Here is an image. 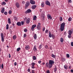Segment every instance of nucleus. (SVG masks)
Wrapping results in <instances>:
<instances>
[{
    "label": "nucleus",
    "mask_w": 73,
    "mask_h": 73,
    "mask_svg": "<svg viewBox=\"0 0 73 73\" xmlns=\"http://www.w3.org/2000/svg\"><path fill=\"white\" fill-rule=\"evenodd\" d=\"M71 46H73V42H71Z\"/></svg>",
    "instance_id": "c03bdc74"
},
{
    "label": "nucleus",
    "mask_w": 73,
    "mask_h": 73,
    "mask_svg": "<svg viewBox=\"0 0 73 73\" xmlns=\"http://www.w3.org/2000/svg\"><path fill=\"white\" fill-rule=\"evenodd\" d=\"M21 23H22V25H23L24 24V22H23V21H22Z\"/></svg>",
    "instance_id": "bf43d9fd"
},
{
    "label": "nucleus",
    "mask_w": 73,
    "mask_h": 73,
    "mask_svg": "<svg viewBox=\"0 0 73 73\" xmlns=\"http://www.w3.org/2000/svg\"><path fill=\"white\" fill-rule=\"evenodd\" d=\"M25 49L26 50H28V49H30V47L29 46H26L25 47Z\"/></svg>",
    "instance_id": "2eb2a0df"
},
{
    "label": "nucleus",
    "mask_w": 73,
    "mask_h": 73,
    "mask_svg": "<svg viewBox=\"0 0 73 73\" xmlns=\"http://www.w3.org/2000/svg\"><path fill=\"white\" fill-rule=\"evenodd\" d=\"M71 35H68V37L69 38H71Z\"/></svg>",
    "instance_id": "a19ab883"
},
{
    "label": "nucleus",
    "mask_w": 73,
    "mask_h": 73,
    "mask_svg": "<svg viewBox=\"0 0 73 73\" xmlns=\"http://www.w3.org/2000/svg\"><path fill=\"white\" fill-rule=\"evenodd\" d=\"M45 4L46 5H48L49 6H50V3L49 1L48 0H46L45 1Z\"/></svg>",
    "instance_id": "39448f33"
},
{
    "label": "nucleus",
    "mask_w": 73,
    "mask_h": 73,
    "mask_svg": "<svg viewBox=\"0 0 73 73\" xmlns=\"http://www.w3.org/2000/svg\"><path fill=\"white\" fill-rule=\"evenodd\" d=\"M13 40H15L16 38V35H14L13 37Z\"/></svg>",
    "instance_id": "cd10ccee"
},
{
    "label": "nucleus",
    "mask_w": 73,
    "mask_h": 73,
    "mask_svg": "<svg viewBox=\"0 0 73 73\" xmlns=\"http://www.w3.org/2000/svg\"><path fill=\"white\" fill-rule=\"evenodd\" d=\"M44 31H45V29H44V28L43 29V32H44Z\"/></svg>",
    "instance_id": "774afa93"
},
{
    "label": "nucleus",
    "mask_w": 73,
    "mask_h": 73,
    "mask_svg": "<svg viewBox=\"0 0 73 73\" xmlns=\"http://www.w3.org/2000/svg\"><path fill=\"white\" fill-rule=\"evenodd\" d=\"M24 31L25 32H27V29H24Z\"/></svg>",
    "instance_id": "c9c22d12"
},
{
    "label": "nucleus",
    "mask_w": 73,
    "mask_h": 73,
    "mask_svg": "<svg viewBox=\"0 0 73 73\" xmlns=\"http://www.w3.org/2000/svg\"><path fill=\"white\" fill-rule=\"evenodd\" d=\"M6 29H9V27H6Z\"/></svg>",
    "instance_id": "0e129e2a"
},
{
    "label": "nucleus",
    "mask_w": 73,
    "mask_h": 73,
    "mask_svg": "<svg viewBox=\"0 0 73 73\" xmlns=\"http://www.w3.org/2000/svg\"><path fill=\"white\" fill-rule=\"evenodd\" d=\"M29 4H30V3L29 2H27L25 4V6L26 7H27L29 5Z\"/></svg>",
    "instance_id": "ddd939ff"
},
{
    "label": "nucleus",
    "mask_w": 73,
    "mask_h": 73,
    "mask_svg": "<svg viewBox=\"0 0 73 73\" xmlns=\"http://www.w3.org/2000/svg\"><path fill=\"white\" fill-rule=\"evenodd\" d=\"M66 56L67 58H69L70 57V55L68 54H66Z\"/></svg>",
    "instance_id": "c85d7f7f"
},
{
    "label": "nucleus",
    "mask_w": 73,
    "mask_h": 73,
    "mask_svg": "<svg viewBox=\"0 0 73 73\" xmlns=\"http://www.w3.org/2000/svg\"><path fill=\"white\" fill-rule=\"evenodd\" d=\"M4 11H5V8H2V10L1 11V13H4Z\"/></svg>",
    "instance_id": "6ab92c4d"
},
{
    "label": "nucleus",
    "mask_w": 73,
    "mask_h": 73,
    "mask_svg": "<svg viewBox=\"0 0 73 73\" xmlns=\"http://www.w3.org/2000/svg\"><path fill=\"white\" fill-rule=\"evenodd\" d=\"M54 64V61L52 60H50L49 61V68H52V66H53V64Z\"/></svg>",
    "instance_id": "f257e3e1"
},
{
    "label": "nucleus",
    "mask_w": 73,
    "mask_h": 73,
    "mask_svg": "<svg viewBox=\"0 0 73 73\" xmlns=\"http://www.w3.org/2000/svg\"><path fill=\"white\" fill-rule=\"evenodd\" d=\"M47 17L48 20H50V19H52V17H51V15L49 14L47 15Z\"/></svg>",
    "instance_id": "0eeeda50"
},
{
    "label": "nucleus",
    "mask_w": 73,
    "mask_h": 73,
    "mask_svg": "<svg viewBox=\"0 0 73 73\" xmlns=\"http://www.w3.org/2000/svg\"><path fill=\"white\" fill-rule=\"evenodd\" d=\"M31 9H28L25 12V13L27 14L28 13H31Z\"/></svg>",
    "instance_id": "1a4fd4ad"
},
{
    "label": "nucleus",
    "mask_w": 73,
    "mask_h": 73,
    "mask_svg": "<svg viewBox=\"0 0 73 73\" xmlns=\"http://www.w3.org/2000/svg\"><path fill=\"white\" fill-rule=\"evenodd\" d=\"M70 71L71 72H72V73H73V69H72L70 70Z\"/></svg>",
    "instance_id": "052dcab7"
},
{
    "label": "nucleus",
    "mask_w": 73,
    "mask_h": 73,
    "mask_svg": "<svg viewBox=\"0 0 73 73\" xmlns=\"http://www.w3.org/2000/svg\"><path fill=\"white\" fill-rule=\"evenodd\" d=\"M6 27H9V25H8V24H7V25Z\"/></svg>",
    "instance_id": "338daca9"
},
{
    "label": "nucleus",
    "mask_w": 73,
    "mask_h": 73,
    "mask_svg": "<svg viewBox=\"0 0 73 73\" xmlns=\"http://www.w3.org/2000/svg\"><path fill=\"white\" fill-rule=\"evenodd\" d=\"M68 3H72V1L71 0H68Z\"/></svg>",
    "instance_id": "09e8293b"
},
{
    "label": "nucleus",
    "mask_w": 73,
    "mask_h": 73,
    "mask_svg": "<svg viewBox=\"0 0 73 73\" xmlns=\"http://www.w3.org/2000/svg\"><path fill=\"white\" fill-rule=\"evenodd\" d=\"M49 37H50V38L51 37H52V35H51V34L50 33H50H49Z\"/></svg>",
    "instance_id": "7c9ffc66"
},
{
    "label": "nucleus",
    "mask_w": 73,
    "mask_h": 73,
    "mask_svg": "<svg viewBox=\"0 0 73 73\" xmlns=\"http://www.w3.org/2000/svg\"><path fill=\"white\" fill-rule=\"evenodd\" d=\"M35 65V63L34 62H33L31 63V65L32 66H34Z\"/></svg>",
    "instance_id": "72a5a7b5"
},
{
    "label": "nucleus",
    "mask_w": 73,
    "mask_h": 73,
    "mask_svg": "<svg viewBox=\"0 0 73 73\" xmlns=\"http://www.w3.org/2000/svg\"><path fill=\"white\" fill-rule=\"evenodd\" d=\"M46 72L47 73H50V71H49V70H47Z\"/></svg>",
    "instance_id": "ea45409f"
},
{
    "label": "nucleus",
    "mask_w": 73,
    "mask_h": 73,
    "mask_svg": "<svg viewBox=\"0 0 73 73\" xmlns=\"http://www.w3.org/2000/svg\"><path fill=\"white\" fill-rule=\"evenodd\" d=\"M8 23L9 24H11V19H10V18H8Z\"/></svg>",
    "instance_id": "5701e85b"
},
{
    "label": "nucleus",
    "mask_w": 73,
    "mask_h": 73,
    "mask_svg": "<svg viewBox=\"0 0 73 73\" xmlns=\"http://www.w3.org/2000/svg\"><path fill=\"white\" fill-rule=\"evenodd\" d=\"M44 3H42L41 4V7H44Z\"/></svg>",
    "instance_id": "c756f323"
},
{
    "label": "nucleus",
    "mask_w": 73,
    "mask_h": 73,
    "mask_svg": "<svg viewBox=\"0 0 73 73\" xmlns=\"http://www.w3.org/2000/svg\"><path fill=\"white\" fill-rule=\"evenodd\" d=\"M33 59L34 60H36V57L35 56H33Z\"/></svg>",
    "instance_id": "4be33fe9"
},
{
    "label": "nucleus",
    "mask_w": 73,
    "mask_h": 73,
    "mask_svg": "<svg viewBox=\"0 0 73 73\" xmlns=\"http://www.w3.org/2000/svg\"><path fill=\"white\" fill-rule=\"evenodd\" d=\"M36 7H37V6L36 5H33L31 7V8L33 9H35Z\"/></svg>",
    "instance_id": "9b49d317"
},
{
    "label": "nucleus",
    "mask_w": 73,
    "mask_h": 73,
    "mask_svg": "<svg viewBox=\"0 0 73 73\" xmlns=\"http://www.w3.org/2000/svg\"><path fill=\"white\" fill-rule=\"evenodd\" d=\"M45 66L46 68H49V64L48 62H47L45 64Z\"/></svg>",
    "instance_id": "9d476101"
},
{
    "label": "nucleus",
    "mask_w": 73,
    "mask_h": 73,
    "mask_svg": "<svg viewBox=\"0 0 73 73\" xmlns=\"http://www.w3.org/2000/svg\"><path fill=\"white\" fill-rule=\"evenodd\" d=\"M36 25H33L31 28V30L32 31H33L34 29H35V28H36Z\"/></svg>",
    "instance_id": "6e6552de"
},
{
    "label": "nucleus",
    "mask_w": 73,
    "mask_h": 73,
    "mask_svg": "<svg viewBox=\"0 0 73 73\" xmlns=\"http://www.w3.org/2000/svg\"><path fill=\"white\" fill-rule=\"evenodd\" d=\"M5 2H8V0H5Z\"/></svg>",
    "instance_id": "69168bd1"
},
{
    "label": "nucleus",
    "mask_w": 73,
    "mask_h": 73,
    "mask_svg": "<svg viewBox=\"0 0 73 73\" xmlns=\"http://www.w3.org/2000/svg\"><path fill=\"white\" fill-rule=\"evenodd\" d=\"M51 37H52V38H54V37H55V36L54 35L52 34Z\"/></svg>",
    "instance_id": "58836bf2"
},
{
    "label": "nucleus",
    "mask_w": 73,
    "mask_h": 73,
    "mask_svg": "<svg viewBox=\"0 0 73 73\" xmlns=\"http://www.w3.org/2000/svg\"><path fill=\"white\" fill-rule=\"evenodd\" d=\"M30 19L28 18L26 21V23L27 24H29V23H30Z\"/></svg>",
    "instance_id": "4468645a"
},
{
    "label": "nucleus",
    "mask_w": 73,
    "mask_h": 73,
    "mask_svg": "<svg viewBox=\"0 0 73 73\" xmlns=\"http://www.w3.org/2000/svg\"><path fill=\"white\" fill-rule=\"evenodd\" d=\"M36 28L38 30H40V29L41 28V24L40 23H38L37 26Z\"/></svg>",
    "instance_id": "7ed1b4c3"
},
{
    "label": "nucleus",
    "mask_w": 73,
    "mask_h": 73,
    "mask_svg": "<svg viewBox=\"0 0 73 73\" xmlns=\"http://www.w3.org/2000/svg\"><path fill=\"white\" fill-rule=\"evenodd\" d=\"M32 73H35V70H32Z\"/></svg>",
    "instance_id": "a18cd8bd"
},
{
    "label": "nucleus",
    "mask_w": 73,
    "mask_h": 73,
    "mask_svg": "<svg viewBox=\"0 0 73 73\" xmlns=\"http://www.w3.org/2000/svg\"><path fill=\"white\" fill-rule=\"evenodd\" d=\"M17 25H18V26H21V23L20 22H18L17 23Z\"/></svg>",
    "instance_id": "f8f14e48"
},
{
    "label": "nucleus",
    "mask_w": 73,
    "mask_h": 73,
    "mask_svg": "<svg viewBox=\"0 0 73 73\" xmlns=\"http://www.w3.org/2000/svg\"><path fill=\"white\" fill-rule=\"evenodd\" d=\"M27 71L28 72H30V68H29L27 70Z\"/></svg>",
    "instance_id": "3c124183"
},
{
    "label": "nucleus",
    "mask_w": 73,
    "mask_h": 73,
    "mask_svg": "<svg viewBox=\"0 0 73 73\" xmlns=\"http://www.w3.org/2000/svg\"><path fill=\"white\" fill-rule=\"evenodd\" d=\"M30 3L31 4L33 5L35 4V3H36L35 1L33 0H30Z\"/></svg>",
    "instance_id": "423d86ee"
},
{
    "label": "nucleus",
    "mask_w": 73,
    "mask_h": 73,
    "mask_svg": "<svg viewBox=\"0 0 73 73\" xmlns=\"http://www.w3.org/2000/svg\"><path fill=\"white\" fill-rule=\"evenodd\" d=\"M26 36H27V35H26V34H24V36H23L24 37H25Z\"/></svg>",
    "instance_id": "603ef678"
},
{
    "label": "nucleus",
    "mask_w": 73,
    "mask_h": 73,
    "mask_svg": "<svg viewBox=\"0 0 73 73\" xmlns=\"http://www.w3.org/2000/svg\"><path fill=\"white\" fill-rule=\"evenodd\" d=\"M33 37L35 40H36V39H37V35L36 34H35L34 35Z\"/></svg>",
    "instance_id": "a211bd4d"
},
{
    "label": "nucleus",
    "mask_w": 73,
    "mask_h": 73,
    "mask_svg": "<svg viewBox=\"0 0 73 73\" xmlns=\"http://www.w3.org/2000/svg\"><path fill=\"white\" fill-rule=\"evenodd\" d=\"M60 41L61 42H62L63 41H64V40H63V38L61 37L60 39Z\"/></svg>",
    "instance_id": "393cba45"
},
{
    "label": "nucleus",
    "mask_w": 73,
    "mask_h": 73,
    "mask_svg": "<svg viewBox=\"0 0 73 73\" xmlns=\"http://www.w3.org/2000/svg\"><path fill=\"white\" fill-rule=\"evenodd\" d=\"M16 64H17V63L16 62H15L14 63V65L16 66Z\"/></svg>",
    "instance_id": "4d7b16f0"
},
{
    "label": "nucleus",
    "mask_w": 73,
    "mask_h": 73,
    "mask_svg": "<svg viewBox=\"0 0 73 73\" xmlns=\"http://www.w3.org/2000/svg\"><path fill=\"white\" fill-rule=\"evenodd\" d=\"M45 47L46 49H48V47L47 45H46L45 46Z\"/></svg>",
    "instance_id": "e433bc0d"
},
{
    "label": "nucleus",
    "mask_w": 73,
    "mask_h": 73,
    "mask_svg": "<svg viewBox=\"0 0 73 73\" xmlns=\"http://www.w3.org/2000/svg\"><path fill=\"white\" fill-rule=\"evenodd\" d=\"M57 71V68L55 67V68H54V72H56Z\"/></svg>",
    "instance_id": "f704fd0d"
},
{
    "label": "nucleus",
    "mask_w": 73,
    "mask_h": 73,
    "mask_svg": "<svg viewBox=\"0 0 73 73\" xmlns=\"http://www.w3.org/2000/svg\"><path fill=\"white\" fill-rule=\"evenodd\" d=\"M36 19H37V17L36 16H34L33 18V20H36Z\"/></svg>",
    "instance_id": "b1692460"
},
{
    "label": "nucleus",
    "mask_w": 73,
    "mask_h": 73,
    "mask_svg": "<svg viewBox=\"0 0 73 73\" xmlns=\"http://www.w3.org/2000/svg\"><path fill=\"white\" fill-rule=\"evenodd\" d=\"M66 34V32H65L64 33V35H65Z\"/></svg>",
    "instance_id": "680f3d73"
},
{
    "label": "nucleus",
    "mask_w": 73,
    "mask_h": 73,
    "mask_svg": "<svg viewBox=\"0 0 73 73\" xmlns=\"http://www.w3.org/2000/svg\"><path fill=\"white\" fill-rule=\"evenodd\" d=\"M3 5H5L6 4V3L5 2H3Z\"/></svg>",
    "instance_id": "de8ad7c7"
},
{
    "label": "nucleus",
    "mask_w": 73,
    "mask_h": 73,
    "mask_svg": "<svg viewBox=\"0 0 73 73\" xmlns=\"http://www.w3.org/2000/svg\"><path fill=\"white\" fill-rule=\"evenodd\" d=\"M22 4H24L25 3V2L24 1H23L22 2Z\"/></svg>",
    "instance_id": "e2e57ef3"
},
{
    "label": "nucleus",
    "mask_w": 73,
    "mask_h": 73,
    "mask_svg": "<svg viewBox=\"0 0 73 73\" xmlns=\"http://www.w3.org/2000/svg\"><path fill=\"white\" fill-rule=\"evenodd\" d=\"M16 6L17 8H19V7H20V5H19V3L17 2L16 3Z\"/></svg>",
    "instance_id": "dca6fc26"
},
{
    "label": "nucleus",
    "mask_w": 73,
    "mask_h": 73,
    "mask_svg": "<svg viewBox=\"0 0 73 73\" xmlns=\"http://www.w3.org/2000/svg\"><path fill=\"white\" fill-rule=\"evenodd\" d=\"M65 25V23H62L60 25V29L61 31H63L64 30V28Z\"/></svg>",
    "instance_id": "f03ea898"
},
{
    "label": "nucleus",
    "mask_w": 73,
    "mask_h": 73,
    "mask_svg": "<svg viewBox=\"0 0 73 73\" xmlns=\"http://www.w3.org/2000/svg\"><path fill=\"white\" fill-rule=\"evenodd\" d=\"M21 49V48L20 47L17 48V52H19V51H20V50Z\"/></svg>",
    "instance_id": "bb28decb"
},
{
    "label": "nucleus",
    "mask_w": 73,
    "mask_h": 73,
    "mask_svg": "<svg viewBox=\"0 0 73 73\" xmlns=\"http://www.w3.org/2000/svg\"><path fill=\"white\" fill-rule=\"evenodd\" d=\"M68 21H71V20H72V18H71V17H69L68 18Z\"/></svg>",
    "instance_id": "473e14b6"
},
{
    "label": "nucleus",
    "mask_w": 73,
    "mask_h": 73,
    "mask_svg": "<svg viewBox=\"0 0 73 73\" xmlns=\"http://www.w3.org/2000/svg\"><path fill=\"white\" fill-rule=\"evenodd\" d=\"M72 33V31L71 30H69L68 31V34L69 35H71Z\"/></svg>",
    "instance_id": "aec40b11"
},
{
    "label": "nucleus",
    "mask_w": 73,
    "mask_h": 73,
    "mask_svg": "<svg viewBox=\"0 0 73 73\" xmlns=\"http://www.w3.org/2000/svg\"><path fill=\"white\" fill-rule=\"evenodd\" d=\"M41 60H40L38 61V63H39V64H40V63H41Z\"/></svg>",
    "instance_id": "6e6d98bb"
},
{
    "label": "nucleus",
    "mask_w": 73,
    "mask_h": 73,
    "mask_svg": "<svg viewBox=\"0 0 73 73\" xmlns=\"http://www.w3.org/2000/svg\"><path fill=\"white\" fill-rule=\"evenodd\" d=\"M41 65H45V62H43L41 64Z\"/></svg>",
    "instance_id": "5fc2aeb1"
},
{
    "label": "nucleus",
    "mask_w": 73,
    "mask_h": 73,
    "mask_svg": "<svg viewBox=\"0 0 73 73\" xmlns=\"http://www.w3.org/2000/svg\"><path fill=\"white\" fill-rule=\"evenodd\" d=\"M3 66H4V64H2V65H1V68H2V69H3Z\"/></svg>",
    "instance_id": "37998d69"
},
{
    "label": "nucleus",
    "mask_w": 73,
    "mask_h": 73,
    "mask_svg": "<svg viewBox=\"0 0 73 73\" xmlns=\"http://www.w3.org/2000/svg\"><path fill=\"white\" fill-rule=\"evenodd\" d=\"M1 40L2 42L4 41V34L3 33H1Z\"/></svg>",
    "instance_id": "20e7f679"
},
{
    "label": "nucleus",
    "mask_w": 73,
    "mask_h": 73,
    "mask_svg": "<svg viewBox=\"0 0 73 73\" xmlns=\"http://www.w3.org/2000/svg\"><path fill=\"white\" fill-rule=\"evenodd\" d=\"M60 21H62V17H60Z\"/></svg>",
    "instance_id": "4c0bfd02"
},
{
    "label": "nucleus",
    "mask_w": 73,
    "mask_h": 73,
    "mask_svg": "<svg viewBox=\"0 0 73 73\" xmlns=\"http://www.w3.org/2000/svg\"><path fill=\"white\" fill-rule=\"evenodd\" d=\"M48 30H46L45 31V33H48Z\"/></svg>",
    "instance_id": "8fccbe9b"
},
{
    "label": "nucleus",
    "mask_w": 73,
    "mask_h": 73,
    "mask_svg": "<svg viewBox=\"0 0 73 73\" xmlns=\"http://www.w3.org/2000/svg\"><path fill=\"white\" fill-rule=\"evenodd\" d=\"M9 58H11V54H9Z\"/></svg>",
    "instance_id": "864d4df0"
},
{
    "label": "nucleus",
    "mask_w": 73,
    "mask_h": 73,
    "mask_svg": "<svg viewBox=\"0 0 73 73\" xmlns=\"http://www.w3.org/2000/svg\"><path fill=\"white\" fill-rule=\"evenodd\" d=\"M52 57L53 58H55V57H56V56L52 54Z\"/></svg>",
    "instance_id": "2f4dec72"
},
{
    "label": "nucleus",
    "mask_w": 73,
    "mask_h": 73,
    "mask_svg": "<svg viewBox=\"0 0 73 73\" xmlns=\"http://www.w3.org/2000/svg\"><path fill=\"white\" fill-rule=\"evenodd\" d=\"M64 68L65 69H68V66L65 64L64 66Z\"/></svg>",
    "instance_id": "412c9836"
},
{
    "label": "nucleus",
    "mask_w": 73,
    "mask_h": 73,
    "mask_svg": "<svg viewBox=\"0 0 73 73\" xmlns=\"http://www.w3.org/2000/svg\"><path fill=\"white\" fill-rule=\"evenodd\" d=\"M12 13V11L11 10H10L9 11V14H11Z\"/></svg>",
    "instance_id": "79ce46f5"
},
{
    "label": "nucleus",
    "mask_w": 73,
    "mask_h": 73,
    "mask_svg": "<svg viewBox=\"0 0 73 73\" xmlns=\"http://www.w3.org/2000/svg\"><path fill=\"white\" fill-rule=\"evenodd\" d=\"M33 50L34 52L37 51V48H36V46H35L34 47Z\"/></svg>",
    "instance_id": "f3484780"
},
{
    "label": "nucleus",
    "mask_w": 73,
    "mask_h": 73,
    "mask_svg": "<svg viewBox=\"0 0 73 73\" xmlns=\"http://www.w3.org/2000/svg\"><path fill=\"white\" fill-rule=\"evenodd\" d=\"M4 14L5 15H7V12H5L4 13Z\"/></svg>",
    "instance_id": "49530a36"
},
{
    "label": "nucleus",
    "mask_w": 73,
    "mask_h": 73,
    "mask_svg": "<svg viewBox=\"0 0 73 73\" xmlns=\"http://www.w3.org/2000/svg\"><path fill=\"white\" fill-rule=\"evenodd\" d=\"M42 45L40 44L39 46V48L40 49H41V48H42Z\"/></svg>",
    "instance_id": "a878e982"
},
{
    "label": "nucleus",
    "mask_w": 73,
    "mask_h": 73,
    "mask_svg": "<svg viewBox=\"0 0 73 73\" xmlns=\"http://www.w3.org/2000/svg\"><path fill=\"white\" fill-rule=\"evenodd\" d=\"M31 68H32V69H34L35 68V67L34 66H32V67H31Z\"/></svg>",
    "instance_id": "13d9d810"
}]
</instances>
